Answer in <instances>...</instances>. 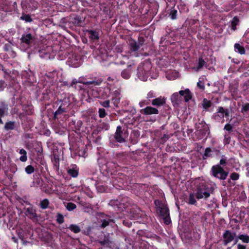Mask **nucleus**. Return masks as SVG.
Segmentation results:
<instances>
[{
	"mask_svg": "<svg viewBox=\"0 0 249 249\" xmlns=\"http://www.w3.org/2000/svg\"><path fill=\"white\" fill-rule=\"evenodd\" d=\"M72 104L69 96L66 94H63L61 98H57V100L53 103V107L54 109L55 108H61L62 109L69 112L71 108Z\"/></svg>",
	"mask_w": 249,
	"mask_h": 249,
	"instance_id": "nucleus-1",
	"label": "nucleus"
},
{
	"mask_svg": "<svg viewBox=\"0 0 249 249\" xmlns=\"http://www.w3.org/2000/svg\"><path fill=\"white\" fill-rule=\"evenodd\" d=\"M151 67V64L148 62L141 63L137 68V74L139 78L143 81H146L150 74Z\"/></svg>",
	"mask_w": 249,
	"mask_h": 249,
	"instance_id": "nucleus-2",
	"label": "nucleus"
},
{
	"mask_svg": "<svg viewBox=\"0 0 249 249\" xmlns=\"http://www.w3.org/2000/svg\"><path fill=\"white\" fill-rule=\"evenodd\" d=\"M129 198L124 197L121 200L116 199L112 200L110 201L109 204L116 211L121 213L128 208L129 203L128 202Z\"/></svg>",
	"mask_w": 249,
	"mask_h": 249,
	"instance_id": "nucleus-3",
	"label": "nucleus"
},
{
	"mask_svg": "<svg viewBox=\"0 0 249 249\" xmlns=\"http://www.w3.org/2000/svg\"><path fill=\"white\" fill-rule=\"evenodd\" d=\"M159 218L165 224L169 225L171 222L169 209L165 203H159Z\"/></svg>",
	"mask_w": 249,
	"mask_h": 249,
	"instance_id": "nucleus-4",
	"label": "nucleus"
},
{
	"mask_svg": "<svg viewBox=\"0 0 249 249\" xmlns=\"http://www.w3.org/2000/svg\"><path fill=\"white\" fill-rule=\"evenodd\" d=\"M69 127L76 133L81 134L89 132L88 128L83 125L81 120H71L69 124Z\"/></svg>",
	"mask_w": 249,
	"mask_h": 249,
	"instance_id": "nucleus-5",
	"label": "nucleus"
},
{
	"mask_svg": "<svg viewBox=\"0 0 249 249\" xmlns=\"http://www.w3.org/2000/svg\"><path fill=\"white\" fill-rule=\"evenodd\" d=\"M103 80L101 78L95 79L91 81H87L84 77H80L78 80L74 79L70 83L69 87L77 89V84L81 83L86 85H93L94 86H99L102 83Z\"/></svg>",
	"mask_w": 249,
	"mask_h": 249,
	"instance_id": "nucleus-6",
	"label": "nucleus"
},
{
	"mask_svg": "<svg viewBox=\"0 0 249 249\" xmlns=\"http://www.w3.org/2000/svg\"><path fill=\"white\" fill-rule=\"evenodd\" d=\"M128 133L125 128L119 125L117 127L114 138L116 141L119 143L125 142V138L128 136Z\"/></svg>",
	"mask_w": 249,
	"mask_h": 249,
	"instance_id": "nucleus-7",
	"label": "nucleus"
},
{
	"mask_svg": "<svg viewBox=\"0 0 249 249\" xmlns=\"http://www.w3.org/2000/svg\"><path fill=\"white\" fill-rule=\"evenodd\" d=\"M27 206L24 207V213L30 219L36 221L38 219L36 210L33 205L28 201H24Z\"/></svg>",
	"mask_w": 249,
	"mask_h": 249,
	"instance_id": "nucleus-8",
	"label": "nucleus"
},
{
	"mask_svg": "<svg viewBox=\"0 0 249 249\" xmlns=\"http://www.w3.org/2000/svg\"><path fill=\"white\" fill-rule=\"evenodd\" d=\"M211 171L213 175L220 179H225L228 175V173L226 172L220 165L213 166Z\"/></svg>",
	"mask_w": 249,
	"mask_h": 249,
	"instance_id": "nucleus-9",
	"label": "nucleus"
},
{
	"mask_svg": "<svg viewBox=\"0 0 249 249\" xmlns=\"http://www.w3.org/2000/svg\"><path fill=\"white\" fill-rule=\"evenodd\" d=\"M67 63L71 67L77 68L81 65V58L79 54L76 53H69Z\"/></svg>",
	"mask_w": 249,
	"mask_h": 249,
	"instance_id": "nucleus-10",
	"label": "nucleus"
},
{
	"mask_svg": "<svg viewBox=\"0 0 249 249\" xmlns=\"http://www.w3.org/2000/svg\"><path fill=\"white\" fill-rule=\"evenodd\" d=\"M94 93L95 97L100 99H107L111 94V89L109 87H100Z\"/></svg>",
	"mask_w": 249,
	"mask_h": 249,
	"instance_id": "nucleus-11",
	"label": "nucleus"
},
{
	"mask_svg": "<svg viewBox=\"0 0 249 249\" xmlns=\"http://www.w3.org/2000/svg\"><path fill=\"white\" fill-rule=\"evenodd\" d=\"M22 8L26 11H33L38 7V2L35 0H23L21 2Z\"/></svg>",
	"mask_w": 249,
	"mask_h": 249,
	"instance_id": "nucleus-12",
	"label": "nucleus"
},
{
	"mask_svg": "<svg viewBox=\"0 0 249 249\" xmlns=\"http://www.w3.org/2000/svg\"><path fill=\"white\" fill-rule=\"evenodd\" d=\"M196 197L197 199L207 198L210 196V193L206 189L204 184H202L198 187L196 193Z\"/></svg>",
	"mask_w": 249,
	"mask_h": 249,
	"instance_id": "nucleus-13",
	"label": "nucleus"
},
{
	"mask_svg": "<svg viewBox=\"0 0 249 249\" xmlns=\"http://www.w3.org/2000/svg\"><path fill=\"white\" fill-rule=\"evenodd\" d=\"M68 25L71 26H82L83 23L82 18L79 16H73L69 17L67 21Z\"/></svg>",
	"mask_w": 249,
	"mask_h": 249,
	"instance_id": "nucleus-14",
	"label": "nucleus"
},
{
	"mask_svg": "<svg viewBox=\"0 0 249 249\" xmlns=\"http://www.w3.org/2000/svg\"><path fill=\"white\" fill-rule=\"evenodd\" d=\"M105 169H104L107 173L108 175H116L119 166L117 163L114 162H107L105 165Z\"/></svg>",
	"mask_w": 249,
	"mask_h": 249,
	"instance_id": "nucleus-15",
	"label": "nucleus"
},
{
	"mask_svg": "<svg viewBox=\"0 0 249 249\" xmlns=\"http://www.w3.org/2000/svg\"><path fill=\"white\" fill-rule=\"evenodd\" d=\"M68 174L71 178H76L79 174V168L76 164H71L66 168Z\"/></svg>",
	"mask_w": 249,
	"mask_h": 249,
	"instance_id": "nucleus-16",
	"label": "nucleus"
},
{
	"mask_svg": "<svg viewBox=\"0 0 249 249\" xmlns=\"http://www.w3.org/2000/svg\"><path fill=\"white\" fill-rule=\"evenodd\" d=\"M35 36L31 33H24L20 38L21 42L25 43L28 47L35 41Z\"/></svg>",
	"mask_w": 249,
	"mask_h": 249,
	"instance_id": "nucleus-17",
	"label": "nucleus"
},
{
	"mask_svg": "<svg viewBox=\"0 0 249 249\" xmlns=\"http://www.w3.org/2000/svg\"><path fill=\"white\" fill-rule=\"evenodd\" d=\"M98 243L106 248H111L113 241L111 240L108 234H105L103 239L98 240Z\"/></svg>",
	"mask_w": 249,
	"mask_h": 249,
	"instance_id": "nucleus-18",
	"label": "nucleus"
},
{
	"mask_svg": "<svg viewBox=\"0 0 249 249\" xmlns=\"http://www.w3.org/2000/svg\"><path fill=\"white\" fill-rule=\"evenodd\" d=\"M121 100V93L118 90H115L112 94L111 101L114 107H119Z\"/></svg>",
	"mask_w": 249,
	"mask_h": 249,
	"instance_id": "nucleus-19",
	"label": "nucleus"
},
{
	"mask_svg": "<svg viewBox=\"0 0 249 249\" xmlns=\"http://www.w3.org/2000/svg\"><path fill=\"white\" fill-rule=\"evenodd\" d=\"M135 69V65L134 64H129L127 66L126 69H124L121 72V76L125 79H128L131 74L133 70Z\"/></svg>",
	"mask_w": 249,
	"mask_h": 249,
	"instance_id": "nucleus-20",
	"label": "nucleus"
},
{
	"mask_svg": "<svg viewBox=\"0 0 249 249\" xmlns=\"http://www.w3.org/2000/svg\"><path fill=\"white\" fill-rule=\"evenodd\" d=\"M236 234L235 233H232L228 230L225 231L223 235V243L226 246L227 244L233 240Z\"/></svg>",
	"mask_w": 249,
	"mask_h": 249,
	"instance_id": "nucleus-21",
	"label": "nucleus"
},
{
	"mask_svg": "<svg viewBox=\"0 0 249 249\" xmlns=\"http://www.w3.org/2000/svg\"><path fill=\"white\" fill-rule=\"evenodd\" d=\"M217 113L218 114L215 115L214 118L218 121H219L220 118H223L224 117H228L229 115V110L221 107L218 108Z\"/></svg>",
	"mask_w": 249,
	"mask_h": 249,
	"instance_id": "nucleus-22",
	"label": "nucleus"
},
{
	"mask_svg": "<svg viewBox=\"0 0 249 249\" xmlns=\"http://www.w3.org/2000/svg\"><path fill=\"white\" fill-rule=\"evenodd\" d=\"M56 110L53 112V116L52 117L53 120H59L62 118V117L68 111L62 109L61 108H55Z\"/></svg>",
	"mask_w": 249,
	"mask_h": 249,
	"instance_id": "nucleus-23",
	"label": "nucleus"
},
{
	"mask_svg": "<svg viewBox=\"0 0 249 249\" xmlns=\"http://www.w3.org/2000/svg\"><path fill=\"white\" fill-rule=\"evenodd\" d=\"M140 136V132L138 130H134L131 132L130 139L131 142L134 144L138 142V139Z\"/></svg>",
	"mask_w": 249,
	"mask_h": 249,
	"instance_id": "nucleus-24",
	"label": "nucleus"
},
{
	"mask_svg": "<svg viewBox=\"0 0 249 249\" xmlns=\"http://www.w3.org/2000/svg\"><path fill=\"white\" fill-rule=\"evenodd\" d=\"M53 163V168L56 172H58L59 170V158L58 155H54L53 158L52 159Z\"/></svg>",
	"mask_w": 249,
	"mask_h": 249,
	"instance_id": "nucleus-25",
	"label": "nucleus"
},
{
	"mask_svg": "<svg viewBox=\"0 0 249 249\" xmlns=\"http://www.w3.org/2000/svg\"><path fill=\"white\" fill-rule=\"evenodd\" d=\"M16 123L15 121H8L5 123L4 126V129L5 131H10L14 130L16 128Z\"/></svg>",
	"mask_w": 249,
	"mask_h": 249,
	"instance_id": "nucleus-26",
	"label": "nucleus"
},
{
	"mask_svg": "<svg viewBox=\"0 0 249 249\" xmlns=\"http://www.w3.org/2000/svg\"><path fill=\"white\" fill-rule=\"evenodd\" d=\"M129 48L130 50L132 52L137 51L140 49V45H138L137 42L134 39H131L129 41Z\"/></svg>",
	"mask_w": 249,
	"mask_h": 249,
	"instance_id": "nucleus-27",
	"label": "nucleus"
},
{
	"mask_svg": "<svg viewBox=\"0 0 249 249\" xmlns=\"http://www.w3.org/2000/svg\"><path fill=\"white\" fill-rule=\"evenodd\" d=\"M89 38L91 40H98L99 38V32L95 30H89L87 31Z\"/></svg>",
	"mask_w": 249,
	"mask_h": 249,
	"instance_id": "nucleus-28",
	"label": "nucleus"
},
{
	"mask_svg": "<svg viewBox=\"0 0 249 249\" xmlns=\"http://www.w3.org/2000/svg\"><path fill=\"white\" fill-rule=\"evenodd\" d=\"M50 90L48 89H46L43 91L41 94L40 100L41 101H46L50 99L49 93Z\"/></svg>",
	"mask_w": 249,
	"mask_h": 249,
	"instance_id": "nucleus-29",
	"label": "nucleus"
},
{
	"mask_svg": "<svg viewBox=\"0 0 249 249\" xmlns=\"http://www.w3.org/2000/svg\"><path fill=\"white\" fill-rule=\"evenodd\" d=\"M141 112L145 115L156 114V108L151 107H147L142 109Z\"/></svg>",
	"mask_w": 249,
	"mask_h": 249,
	"instance_id": "nucleus-30",
	"label": "nucleus"
},
{
	"mask_svg": "<svg viewBox=\"0 0 249 249\" xmlns=\"http://www.w3.org/2000/svg\"><path fill=\"white\" fill-rule=\"evenodd\" d=\"M171 100L172 103L178 104L181 102L182 98L178 92H176L172 95Z\"/></svg>",
	"mask_w": 249,
	"mask_h": 249,
	"instance_id": "nucleus-31",
	"label": "nucleus"
},
{
	"mask_svg": "<svg viewBox=\"0 0 249 249\" xmlns=\"http://www.w3.org/2000/svg\"><path fill=\"white\" fill-rule=\"evenodd\" d=\"M49 200L47 198H45L40 201L39 206L40 208L45 210L49 207Z\"/></svg>",
	"mask_w": 249,
	"mask_h": 249,
	"instance_id": "nucleus-32",
	"label": "nucleus"
},
{
	"mask_svg": "<svg viewBox=\"0 0 249 249\" xmlns=\"http://www.w3.org/2000/svg\"><path fill=\"white\" fill-rule=\"evenodd\" d=\"M19 19L24 20L26 22H31L33 21L31 16L29 14H26L24 13H22V16L19 18Z\"/></svg>",
	"mask_w": 249,
	"mask_h": 249,
	"instance_id": "nucleus-33",
	"label": "nucleus"
},
{
	"mask_svg": "<svg viewBox=\"0 0 249 249\" xmlns=\"http://www.w3.org/2000/svg\"><path fill=\"white\" fill-rule=\"evenodd\" d=\"M19 153L22 155L20 157L19 160L20 161L22 162H25L27 160V152L24 149H21L19 150Z\"/></svg>",
	"mask_w": 249,
	"mask_h": 249,
	"instance_id": "nucleus-34",
	"label": "nucleus"
},
{
	"mask_svg": "<svg viewBox=\"0 0 249 249\" xmlns=\"http://www.w3.org/2000/svg\"><path fill=\"white\" fill-rule=\"evenodd\" d=\"M234 49L236 52H238L241 54H243L245 53V50L244 48L238 43L235 44Z\"/></svg>",
	"mask_w": 249,
	"mask_h": 249,
	"instance_id": "nucleus-35",
	"label": "nucleus"
},
{
	"mask_svg": "<svg viewBox=\"0 0 249 249\" xmlns=\"http://www.w3.org/2000/svg\"><path fill=\"white\" fill-rule=\"evenodd\" d=\"M68 229L75 233H79L81 231V229L79 226L75 224H71L68 227Z\"/></svg>",
	"mask_w": 249,
	"mask_h": 249,
	"instance_id": "nucleus-36",
	"label": "nucleus"
},
{
	"mask_svg": "<svg viewBox=\"0 0 249 249\" xmlns=\"http://www.w3.org/2000/svg\"><path fill=\"white\" fill-rule=\"evenodd\" d=\"M96 188L98 192L101 193L105 192L107 188L106 185L100 183H97Z\"/></svg>",
	"mask_w": 249,
	"mask_h": 249,
	"instance_id": "nucleus-37",
	"label": "nucleus"
},
{
	"mask_svg": "<svg viewBox=\"0 0 249 249\" xmlns=\"http://www.w3.org/2000/svg\"><path fill=\"white\" fill-rule=\"evenodd\" d=\"M66 209L69 211H72L76 208V205L72 202H68L65 205Z\"/></svg>",
	"mask_w": 249,
	"mask_h": 249,
	"instance_id": "nucleus-38",
	"label": "nucleus"
},
{
	"mask_svg": "<svg viewBox=\"0 0 249 249\" xmlns=\"http://www.w3.org/2000/svg\"><path fill=\"white\" fill-rule=\"evenodd\" d=\"M8 111V105H4L2 107H0V117H3L5 113Z\"/></svg>",
	"mask_w": 249,
	"mask_h": 249,
	"instance_id": "nucleus-39",
	"label": "nucleus"
},
{
	"mask_svg": "<svg viewBox=\"0 0 249 249\" xmlns=\"http://www.w3.org/2000/svg\"><path fill=\"white\" fill-rule=\"evenodd\" d=\"M238 18L236 17H234L231 23V29L233 31H235L236 29V25L238 24Z\"/></svg>",
	"mask_w": 249,
	"mask_h": 249,
	"instance_id": "nucleus-40",
	"label": "nucleus"
},
{
	"mask_svg": "<svg viewBox=\"0 0 249 249\" xmlns=\"http://www.w3.org/2000/svg\"><path fill=\"white\" fill-rule=\"evenodd\" d=\"M238 239L242 240L243 242L248 243L249 242V236L247 234H241L238 236Z\"/></svg>",
	"mask_w": 249,
	"mask_h": 249,
	"instance_id": "nucleus-41",
	"label": "nucleus"
},
{
	"mask_svg": "<svg viewBox=\"0 0 249 249\" xmlns=\"http://www.w3.org/2000/svg\"><path fill=\"white\" fill-rule=\"evenodd\" d=\"M56 222L59 224H61L64 222V217L62 214L58 213L56 215Z\"/></svg>",
	"mask_w": 249,
	"mask_h": 249,
	"instance_id": "nucleus-42",
	"label": "nucleus"
},
{
	"mask_svg": "<svg viewBox=\"0 0 249 249\" xmlns=\"http://www.w3.org/2000/svg\"><path fill=\"white\" fill-rule=\"evenodd\" d=\"M185 102H188L192 98V94L188 89H186V92L184 96Z\"/></svg>",
	"mask_w": 249,
	"mask_h": 249,
	"instance_id": "nucleus-43",
	"label": "nucleus"
},
{
	"mask_svg": "<svg viewBox=\"0 0 249 249\" xmlns=\"http://www.w3.org/2000/svg\"><path fill=\"white\" fill-rule=\"evenodd\" d=\"M35 171V168L31 165H29L25 168V172L28 174H31Z\"/></svg>",
	"mask_w": 249,
	"mask_h": 249,
	"instance_id": "nucleus-44",
	"label": "nucleus"
},
{
	"mask_svg": "<svg viewBox=\"0 0 249 249\" xmlns=\"http://www.w3.org/2000/svg\"><path fill=\"white\" fill-rule=\"evenodd\" d=\"M165 100L166 98L161 96L157 98V106L163 105L165 103Z\"/></svg>",
	"mask_w": 249,
	"mask_h": 249,
	"instance_id": "nucleus-45",
	"label": "nucleus"
},
{
	"mask_svg": "<svg viewBox=\"0 0 249 249\" xmlns=\"http://www.w3.org/2000/svg\"><path fill=\"white\" fill-rule=\"evenodd\" d=\"M100 104L105 108H109L110 107V101L109 100H107L105 101H100Z\"/></svg>",
	"mask_w": 249,
	"mask_h": 249,
	"instance_id": "nucleus-46",
	"label": "nucleus"
},
{
	"mask_svg": "<svg viewBox=\"0 0 249 249\" xmlns=\"http://www.w3.org/2000/svg\"><path fill=\"white\" fill-rule=\"evenodd\" d=\"M202 106L205 109H207L211 106V102L210 101L204 99L203 101Z\"/></svg>",
	"mask_w": 249,
	"mask_h": 249,
	"instance_id": "nucleus-47",
	"label": "nucleus"
},
{
	"mask_svg": "<svg viewBox=\"0 0 249 249\" xmlns=\"http://www.w3.org/2000/svg\"><path fill=\"white\" fill-rule=\"evenodd\" d=\"M177 10L174 9H171L169 13V16L172 19H175L177 18Z\"/></svg>",
	"mask_w": 249,
	"mask_h": 249,
	"instance_id": "nucleus-48",
	"label": "nucleus"
},
{
	"mask_svg": "<svg viewBox=\"0 0 249 249\" xmlns=\"http://www.w3.org/2000/svg\"><path fill=\"white\" fill-rule=\"evenodd\" d=\"M99 116L102 118H104L107 114L106 111L104 108H100L98 110Z\"/></svg>",
	"mask_w": 249,
	"mask_h": 249,
	"instance_id": "nucleus-49",
	"label": "nucleus"
},
{
	"mask_svg": "<svg viewBox=\"0 0 249 249\" xmlns=\"http://www.w3.org/2000/svg\"><path fill=\"white\" fill-rule=\"evenodd\" d=\"M98 128L101 129H105L106 130H107L109 128V125L107 123H102L99 125Z\"/></svg>",
	"mask_w": 249,
	"mask_h": 249,
	"instance_id": "nucleus-50",
	"label": "nucleus"
},
{
	"mask_svg": "<svg viewBox=\"0 0 249 249\" xmlns=\"http://www.w3.org/2000/svg\"><path fill=\"white\" fill-rule=\"evenodd\" d=\"M111 221V220L109 219H104L102 220V224L101 225L100 227L102 228H105L107 226H108L109 224V223Z\"/></svg>",
	"mask_w": 249,
	"mask_h": 249,
	"instance_id": "nucleus-51",
	"label": "nucleus"
},
{
	"mask_svg": "<svg viewBox=\"0 0 249 249\" xmlns=\"http://www.w3.org/2000/svg\"><path fill=\"white\" fill-rule=\"evenodd\" d=\"M0 70H1L6 75H10L11 73V71L9 69H5L1 64H0Z\"/></svg>",
	"mask_w": 249,
	"mask_h": 249,
	"instance_id": "nucleus-52",
	"label": "nucleus"
},
{
	"mask_svg": "<svg viewBox=\"0 0 249 249\" xmlns=\"http://www.w3.org/2000/svg\"><path fill=\"white\" fill-rule=\"evenodd\" d=\"M189 203L190 204H195L196 203V200L193 194H190L189 196Z\"/></svg>",
	"mask_w": 249,
	"mask_h": 249,
	"instance_id": "nucleus-53",
	"label": "nucleus"
},
{
	"mask_svg": "<svg viewBox=\"0 0 249 249\" xmlns=\"http://www.w3.org/2000/svg\"><path fill=\"white\" fill-rule=\"evenodd\" d=\"M227 163V158L224 156H222V158L220 160L219 164L220 166H225Z\"/></svg>",
	"mask_w": 249,
	"mask_h": 249,
	"instance_id": "nucleus-54",
	"label": "nucleus"
},
{
	"mask_svg": "<svg viewBox=\"0 0 249 249\" xmlns=\"http://www.w3.org/2000/svg\"><path fill=\"white\" fill-rule=\"evenodd\" d=\"M6 86L7 84L4 80H0V91H3Z\"/></svg>",
	"mask_w": 249,
	"mask_h": 249,
	"instance_id": "nucleus-55",
	"label": "nucleus"
},
{
	"mask_svg": "<svg viewBox=\"0 0 249 249\" xmlns=\"http://www.w3.org/2000/svg\"><path fill=\"white\" fill-rule=\"evenodd\" d=\"M212 152V150L210 148H207L204 154V157L208 158L212 156L211 152Z\"/></svg>",
	"mask_w": 249,
	"mask_h": 249,
	"instance_id": "nucleus-56",
	"label": "nucleus"
},
{
	"mask_svg": "<svg viewBox=\"0 0 249 249\" xmlns=\"http://www.w3.org/2000/svg\"><path fill=\"white\" fill-rule=\"evenodd\" d=\"M205 62L202 58H200L198 61V67L197 68V70H198L201 69L203 66L205 65Z\"/></svg>",
	"mask_w": 249,
	"mask_h": 249,
	"instance_id": "nucleus-57",
	"label": "nucleus"
},
{
	"mask_svg": "<svg viewBox=\"0 0 249 249\" xmlns=\"http://www.w3.org/2000/svg\"><path fill=\"white\" fill-rule=\"evenodd\" d=\"M144 42L145 39L143 36H139L138 37V42L137 43L138 45H140V47L144 44Z\"/></svg>",
	"mask_w": 249,
	"mask_h": 249,
	"instance_id": "nucleus-58",
	"label": "nucleus"
},
{
	"mask_svg": "<svg viewBox=\"0 0 249 249\" xmlns=\"http://www.w3.org/2000/svg\"><path fill=\"white\" fill-rule=\"evenodd\" d=\"M239 175L236 173H233L231 175V178L232 180H236L239 178Z\"/></svg>",
	"mask_w": 249,
	"mask_h": 249,
	"instance_id": "nucleus-59",
	"label": "nucleus"
},
{
	"mask_svg": "<svg viewBox=\"0 0 249 249\" xmlns=\"http://www.w3.org/2000/svg\"><path fill=\"white\" fill-rule=\"evenodd\" d=\"M248 111H249V103H246L244 104L243 105L242 108V112H247Z\"/></svg>",
	"mask_w": 249,
	"mask_h": 249,
	"instance_id": "nucleus-60",
	"label": "nucleus"
},
{
	"mask_svg": "<svg viewBox=\"0 0 249 249\" xmlns=\"http://www.w3.org/2000/svg\"><path fill=\"white\" fill-rule=\"evenodd\" d=\"M154 97V92L153 91H149L147 94V98L149 99V101L150 100V99L153 98Z\"/></svg>",
	"mask_w": 249,
	"mask_h": 249,
	"instance_id": "nucleus-61",
	"label": "nucleus"
},
{
	"mask_svg": "<svg viewBox=\"0 0 249 249\" xmlns=\"http://www.w3.org/2000/svg\"><path fill=\"white\" fill-rule=\"evenodd\" d=\"M197 86L200 89H204L205 87H204V84L203 82H202L200 81H199V82H197Z\"/></svg>",
	"mask_w": 249,
	"mask_h": 249,
	"instance_id": "nucleus-62",
	"label": "nucleus"
},
{
	"mask_svg": "<svg viewBox=\"0 0 249 249\" xmlns=\"http://www.w3.org/2000/svg\"><path fill=\"white\" fill-rule=\"evenodd\" d=\"M232 128V127L230 124H227L225 125L224 129H225L227 131H230L231 130Z\"/></svg>",
	"mask_w": 249,
	"mask_h": 249,
	"instance_id": "nucleus-63",
	"label": "nucleus"
},
{
	"mask_svg": "<svg viewBox=\"0 0 249 249\" xmlns=\"http://www.w3.org/2000/svg\"><path fill=\"white\" fill-rule=\"evenodd\" d=\"M24 138L26 139H33V134L30 133H25L24 135Z\"/></svg>",
	"mask_w": 249,
	"mask_h": 249,
	"instance_id": "nucleus-64",
	"label": "nucleus"
}]
</instances>
